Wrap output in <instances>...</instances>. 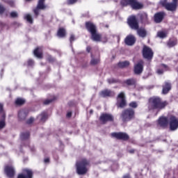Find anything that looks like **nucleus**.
<instances>
[{
  "label": "nucleus",
  "instance_id": "393cba45",
  "mask_svg": "<svg viewBox=\"0 0 178 178\" xmlns=\"http://www.w3.org/2000/svg\"><path fill=\"white\" fill-rule=\"evenodd\" d=\"M57 35L60 38H65L66 37V29L60 27L57 31Z\"/></svg>",
  "mask_w": 178,
  "mask_h": 178
},
{
  "label": "nucleus",
  "instance_id": "4be33fe9",
  "mask_svg": "<svg viewBox=\"0 0 178 178\" xmlns=\"http://www.w3.org/2000/svg\"><path fill=\"white\" fill-rule=\"evenodd\" d=\"M162 87L163 94L166 95L169 92V91H170V90H172V83L169 81H165Z\"/></svg>",
  "mask_w": 178,
  "mask_h": 178
},
{
  "label": "nucleus",
  "instance_id": "de8ad7c7",
  "mask_svg": "<svg viewBox=\"0 0 178 178\" xmlns=\"http://www.w3.org/2000/svg\"><path fill=\"white\" fill-rule=\"evenodd\" d=\"M8 5L11 6V8H15V2L10 1L8 2Z\"/></svg>",
  "mask_w": 178,
  "mask_h": 178
},
{
  "label": "nucleus",
  "instance_id": "c03bdc74",
  "mask_svg": "<svg viewBox=\"0 0 178 178\" xmlns=\"http://www.w3.org/2000/svg\"><path fill=\"white\" fill-rule=\"evenodd\" d=\"M34 122V118L31 117L29 120L26 121V124H31Z\"/></svg>",
  "mask_w": 178,
  "mask_h": 178
},
{
  "label": "nucleus",
  "instance_id": "4d7b16f0",
  "mask_svg": "<svg viewBox=\"0 0 178 178\" xmlns=\"http://www.w3.org/2000/svg\"><path fill=\"white\" fill-rule=\"evenodd\" d=\"M123 178H131L129 175H124Z\"/></svg>",
  "mask_w": 178,
  "mask_h": 178
},
{
  "label": "nucleus",
  "instance_id": "6e6d98bb",
  "mask_svg": "<svg viewBox=\"0 0 178 178\" xmlns=\"http://www.w3.org/2000/svg\"><path fill=\"white\" fill-rule=\"evenodd\" d=\"M161 67H164V69H167L168 68V65H166L165 64H161Z\"/></svg>",
  "mask_w": 178,
  "mask_h": 178
},
{
  "label": "nucleus",
  "instance_id": "c85d7f7f",
  "mask_svg": "<svg viewBox=\"0 0 178 178\" xmlns=\"http://www.w3.org/2000/svg\"><path fill=\"white\" fill-rule=\"evenodd\" d=\"M20 138L22 141H24V140H29L30 138V132H22L20 135Z\"/></svg>",
  "mask_w": 178,
  "mask_h": 178
},
{
  "label": "nucleus",
  "instance_id": "473e14b6",
  "mask_svg": "<svg viewBox=\"0 0 178 178\" xmlns=\"http://www.w3.org/2000/svg\"><path fill=\"white\" fill-rule=\"evenodd\" d=\"M130 62L129 61H123V62H120L118 63V67H127V66H129Z\"/></svg>",
  "mask_w": 178,
  "mask_h": 178
},
{
  "label": "nucleus",
  "instance_id": "ddd939ff",
  "mask_svg": "<svg viewBox=\"0 0 178 178\" xmlns=\"http://www.w3.org/2000/svg\"><path fill=\"white\" fill-rule=\"evenodd\" d=\"M170 131H176L178 129V118L175 115H170L168 120Z\"/></svg>",
  "mask_w": 178,
  "mask_h": 178
},
{
  "label": "nucleus",
  "instance_id": "aec40b11",
  "mask_svg": "<svg viewBox=\"0 0 178 178\" xmlns=\"http://www.w3.org/2000/svg\"><path fill=\"white\" fill-rule=\"evenodd\" d=\"M137 39L136 38V36L134 35H128L124 39V44L128 45V47H133Z\"/></svg>",
  "mask_w": 178,
  "mask_h": 178
},
{
  "label": "nucleus",
  "instance_id": "f257e3e1",
  "mask_svg": "<svg viewBox=\"0 0 178 178\" xmlns=\"http://www.w3.org/2000/svg\"><path fill=\"white\" fill-rule=\"evenodd\" d=\"M168 103L166 101H162V99L159 97H149L147 102V109L149 112L151 111H162L168 106Z\"/></svg>",
  "mask_w": 178,
  "mask_h": 178
},
{
  "label": "nucleus",
  "instance_id": "49530a36",
  "mask_svg": "<svg viewBox=\"0 0 178 178\" xmlns=\"http://www.w3.org/2000/svg\"><path fill=\"white\" fill-rule=\"evenodd\" d=\"M28 66H33L34 65V60L29 59L27 62Z\"/></svg>",
  "mask_w": 178,
  "mask_h": 178
},
{
  "label": "nucleus",
  "instance_id": "9b49d317",
  "mask_svg": "<svg viewBox=\"0 0 178 178\" xmlns=\"http://www.w3.org/2000/svg\"><path fill=\"white\" fill-rule=\"evenodd\" d=\"M48 9V6L45 4V0H38L36 8L33 9V13L36 17L40 15V10Z\"/></svg>",
  "mask_w": 178,
  "mask_h": 178
},
{
  "label": "nucleus",
  "instance_id": "0e129e2a",
  "mask_svg": "<svg viewBox=\"0 0 178 178\" xmlns=\"http://www.w3.org/2000/svg\"><path fill=\"white\" fill-rule=\"evenodd\" d=\"M69 104V105H70V103H68Z\"/></svg>",
  "mask_w": 178,
  "mask_h": 178
},
{
  "label": "nucleus",
  "instance_id": "a18cd8bd",
  "mask_svg": "<svg viewBox=\"0 0 178 178\" xmlns=\"http://www.w3.org/2000/svg\"><path fill=\"white\" fill-rule=\"evenodd\" d=\"M76 40V37L74 35H71L70 37V44H73L74 41Z\"/></svg>",
  "mask_w": 178,
  "mask_h": 178
},
{
  "label": "nucleus",
  "instance_id": "13d9d810",
  "mask_svg": "<svg viewBox=\"0 0 178 178\" xmlns=\"http://www.w3.org/2000/svg\"><path fill=\"white\" fill-rule=\"evenodd\" d=\"M90 115H92V113H94V111L90 110Z\"/></svg>",
  "mask_w": 178,
  "mask_h": 178
},
{
  "label": "nucleus",
  "instance_id": "5fc2aeb1",
  "mask_svg": "<svg viewBox=\"0 0 178 178\" xmlns=\"http://www.w3.org/2000/svg\"><path fill=\"white\" fill-rule=\"evenodd\" d=\"M129 154H134V152H136V150L134 149H130L129 151Z\"/></svg>",
  "mask_w": 178,
  "mask_h": 178
},
{
  "label": "nucleus",
  "instance_id": "e2e57ef3",
  "mask_svg": "<svg viewBox=\"0 0 178 178\" xmlns=\"http://www.w3.org/2000/svg\"><path fill=\"white\" fill-rule=\"evenodd\" d=\"M69 104V105H70V103H68Z\"/></svg>",
  "mask_w": 178,
  "mask_h": 178
},
{
  "label": "nucleus",
  "instance_id": "a211bd4d",
  "mask_svg": "<svg viewBox=\"0 0 178 178\" xmlns=\"http://www.w3.org/2000/svg\"><path fill=\"white\" fill-rule=\"evenodd\" d=\"M138 17L142 24H149V19L147 13L142 12L138 13Z\"/></svg>",
  "mask_w": 178,
  "mask_h": 178
},
{
  "label": "nucleus",
  "instance_id": "e433bc0d",
  "mask_svg": "<svg viewBox=\"0 0 178 178\" xmlns=\"http://www.w3.org/2000/svg\"><path fill=\"white\" fill-rule=\"evenodd\" d=\"M56 99V97H54L53 99H46L43 102L44 105H49L51 102H54Z\"/></svg>",
  "mask_w": 178,
  "mask_h": 178
},
{
  "label": "nucleus",
  "instance_id": "7c9ffc66",
  "mask_svg": "<svg viewBox=\"0 0 178 178\" xmlns=\"http://www.w3.org/2000/svg\"><path fill=\"white\" fill-rule=\"evenodd\" d=\"M24 104H26V100H24V99L17 98L15 100V105H17L18 106H22V105H24Z\"/></svg>",
  "mask_w": 178,
  "mask_h": 178
},
{
  "label": "nucleus",
  "instance_id": "09e8293b",
  "mask_svg": "<svg viewBox=\"0 0 178 178\" xmlns=\"http://www.w3.org/2000/svg\"><path fill=\"white\" fill-rule=\"evenodd\" d=\"M3 113V104L0 103V113Z\"/></svg>",
  "mask_w": 178,
  "mask_h": 178
},
{
  "label": "nucleus",
  "instance_id": "a878e982",
  "mask_svg": "<svg viewBox=\"0 0 178 178\" xmlns=\"http://www.w3.org/2000/svg\"><path fill=\"white\" fill-rule=\"evenodd\" d=\"M136 30L139 37H141V38H145L147 37V30H145V28H138Z\"/></svg>",
  "mask_w": 178,
  "mask_h": 178
},
{
  "label": "nucleus",
  "instance_id": "412c9836",
  "mask_svg": "<svg viewBox=\"0 0 178 178\" xmlns=\"http://www.w3.org/2000/svg\"><path fill=\"white\" fill-rule=\"evenodd\" d=\"M99 95L102 98H106V97H113L115 93L111 90L106 89L99 92Z\"/></svg>",
  "mask_w": 178,
  "mask_h": 178
},
{
  "label": "nucleus",
  "instance_id": "ea45409f",
  "mask_svg": "<svg viewBox=\"0 0 178 178\" xmlns=\"http://www.w3.org/2000/svg\"><path fill=\"white\" fill-rule=\"evenodd\" d=\"M157 35L160 38H165L166 37V33H165V32L163 31H160V32H158Z\"/></svg>",
  "mask_w": 178,
  "mask_h": 178
},
{
  "label": "nucleus",
  "instance_id": "c9c22d12",
  "mask_svg": "<svg viewBox=\"0 0 178 178\" xmlns=\"http://www.w3.org/2000/svg\"><path fill=\"white\" fill-rule=\"evenodd\" d=\"M101 62L100 58H92L90 60V65L92 66H95V65H98Z\"/></svg>",
  "mask_w": 178,
  "mask_h": 178
},
{
  "label": "nucleus",
  "instance_id": "c756f323",
  "mask_svg": "<svg viewBox=\"0 0 178 178\" xmlns=\"http://www.w3.org/2000/svg\"><path fill=\"white\" fill-rule=\"evenodd\" d=\"M40 122H42V123H45L47 120H48V113L47 112H43L40 115Z\"/></svg>",
  "mask_w": 178,
  "mask_h": 178
},
{
  "label": "nucleus",
  "instance_id": "603ef678",
  "mask_svg": "<svg viewBox=\"0 0 178 178\" xmlns=\"http://www.w3.org/2000/svg\"><path fill=\"white\" fill-rule=\"evenodd\" d=\"M67 118H72V111H69L67 115H66Z\"/></svg>",
  "mask_w": 178,
  "mask_h": 178
},
{
  "label": "nucleus",
  "instance_id": "f03ea898",
  "mask_svg": "<svg viewBox=\"0 0 178 178\" xmlns=\"http://www.w3.org/2000/svg\"><path fill=\"white\" fill-rule=\"evenodd\" d=\"M91 166V163L90 160L83 158L75 163L76 172L77 175L80 176H83L84 175H87L88 172V168Z\"/></svg>",
  "mask_w": 178,
  "mask_h": 178
},
{
  "label": "nucleus",
  "instance_id": "72a5a7b5",
  "mask_svg": "<svg viewBox=\"0 0 178 178\" xmlns=\"http://www.w3.org/2000/svg\"><path fill=\"white\" fill-rule=\"evenodd\" d=\"M129 106L131 109H137V108H138V103H137V102H131L129 104Z\"/></svg>",
  "mask_w": 178,
  "mask_h": 178
},
{
  "label": "nucleus",
  "instance_id": "2eb2a0df",
  "mask_svg": "<svg viewBox=\"0 0 178 178\" xmlns=\"http://www.w3.org/2000/svg\"><path fill=\"white\" fill-rule=\"evenodd\" d=\"M4 173L8 178H15L16 171L13 165H6L4 168Z\"/></svg>",
  "mask_w": 178,
  "mask_h": 178
},
{
  "label": "nucleus",
  "instance_id": "423d86ee",
  "mask_svg": "<svg viewBox=\"0 0 178 178\" xmlns=\"http://www.w3.org/2000/svg\"><path fill=\"white\" fill-rule=\"evenodd\" d=\"M160 4L163 8H165L166 10H169L170 12H175L176 9H177V1L176 0H172V3H168L166 0H163L160 1Z\"/></svg>",
  "mask_w": 178,
  "mask_h": 178
},
{
  "label": "nucleus",
  "instance_id": "cd10ccee",
  "mask_svg": "<svg viewBox=\"0 0 178 178\" xmlns=\"http://www.w3.org/2000/svg\"><path fill=\"white\" fill-rule=\"evenodd\" d=\"M136 83L137 81L133 78L124 81V84H126L127 86H136Z\"/></svg>",
  "mask_w": 178,
  "mask_h": 178
},
{
  "label": "nucleus",
  "instance_id": "7ed1b4c3",
  "mask_svg": "<svg viewBox=\"0 0 178 178\" xmlns=\"http://www.w3.org/2000/svg\"><path fill=\"white\" fill-rule=\"evenodd\" d=\"M86 30L91 34V40L99 42L102 36L101 34L97 33V26L92 22H86L85 23Z\"/></svg>",
  "mask_w": 178,
  "mask_h": 178
},
{
  "label": "nucleus",
  "instance_id": "1a4fd4ad",
  "mask_svg": "<svg viewBox=\"0 0 178 178\" xmlns=\"http://www.w3.org/2000/svg\"><path fill=\"white\" fill-rule=\"evenodd\" d=\"M127 105V102L126 101V96L124 92H121L117 97L116 106L117 108H125Z\"/></svg>",
  "mask_w": 178,
  "mask_h": 178
},
{
  "label": "nucleus",
  "instance_id": "6ab92c4d",
  "mask_svg": "<svg viewBox=\"0 0 178 178\" xmlns=\"http://www.w3.org/2000/svg\"><path fill=\"white\" fill-rule=\"evenodd\" d=\"M165 16H166V13L163 11L155 13L154 15V23H162L165 19Z\"/></svg>",
  "mask_w": 178,
  "mask_h": 178
},
{
  "label": "nucleus",
  "instance_id": "dca6fc26",
  "mask_svg": "<svg viewBox=\"0 0 178 178\" xmlns=\"http://www.w3.org/2000/svg\"><path fill=\"white\" fill-rule=\"evenodd\" d=\"M34 173L33 170L25 168L22 170V172L17 175V178H33Z\"/></svg>",
  "mask_w": 178,
  "mask_h": 178
},
{
  "label": "nucleus",
  "instance_id": "a19ab883",
  "mask_svg": "<svg viewBox=\"0 0 178 178\" xmlns=\"http://www.w3.org/2000/svg\"><path fill=\"white\" fill-rule=\"evenodd\" d=\"M5 10H6V8L3 5L0 4V15H3L5 13Z\"/></svg>",
  "mask_w": 178,
  "mask_h": 178
},
{
  "label": "nucleus",
  "instance_id": "f3484780",
  "mask_svg": "<svg viewBox=\"0 0 178 178\" xmlns=\"http://www.w3.org/2000/svg\"><path fill=\"white\" fill-rule=\"evenodd\" d=\"M157 124L161 127V129H166L169 125V120L168 119V117H160L157 120Z\"/></svg>",
  "mask_w": 178,
  "mask_h": 178
},
{
  "label": "nucleus",
  "instance_id": "2f4dec72",
  "mask_svg": "<svg viewBox=\"0 0 178 178\" xmlns=\"http://www.w3.org/2000/svg\"><path fill=\"white\" fill-rule=\"evenodd\" d=\"M5 114L2 115V120H0V130H2V129H4V127L6 126V122H5Z\"/></svg>",
  "mask_w": 178,
  "mask_h": 178
},
{
  "label": "nucleus",
  "instance_id": "5701e85b",
  "mask_svg": "<svg viewBox=\"0 0 178 178\" xmlns=\"http://www.w3.org/2000/svg\"><path fill=\"white\" fill-rule=\"evenodd\" d=\"M33 54L35 56H36V58H38V59H42V47H36L33 51Z\"/></svg>",
  "mask_w": 178,
  "mask_h": 178
},
{
  "label": "nucleus",
  "instance_id": "37998d69",
  "mask_svg": "<svg viewBox=\"0 0 178 178\" xmlns=\"http://www.w3.org/2000/svg\"><path fill=\"white\" fill-rule=\"evenodd\" d=\"M108 83H109V84H113V83H118V80L115 79H109L107 80Z\"/></svg>",
  "mask_w": 178,
  "mask_h": 178
},
{
  "label": "nucleus",
  "instance_id": "052dcab7",
  "mask_svg": "<svg viewBox=\"0 0 178 178\" xmlns=\"http://www.w3.org/2000/svg\"><path fill=\"white\" fill-rule=\"evenodd\" d=\"M177 1H178V0H176L177 3Z\"/></svg>",
  "mask_w": 178,
  "mask_h": 178
},
{
  "label": "nucleus",
  "instance_id": "4468645a",
  "mask_svg": "<svg viewBox=\"0 0 178 178\" xmlns=\"http://www.w3.org/2000/svg\"><path fill=\"white\" fill-rule=\"evenodd\" d=\"M144 71V60H140L134 67V74L140 75Z\"/></svg>",
  "mask_w": 178,
  "mask_h": 178
},
{
  "label": "nucleus",
  "instance_id": "864d4df0",
  "mask_svg": "<svg viewBox=\"0 0 178 178\" xmlns=\"http://www.w3.org/2000/svg\"><path fill=\"white\" fill-rule=\"evenodd\" d=\"M44 163H49V158H46V159H44Z\"/></svg>",
  "mask_w": 178,
  "mask_h": 178
},
{
  "label": "nucleus",
  "instance_id": "6e6552de",
  "mask_svg": "<svg viewBox=\"0 0 178 178\" xmlns=\"http://www.w3.org/2000/svg\"><path fill=\"white\" fill-rule=\"evenodd\" d=\"M99 120L102 124H106L108 122H115V117L111 113H102L99 118Z\"/></svg>",
  "mask_w": 178,
  "mask_h": 178
},
{
  "label": "nucleus",
  "instance_id": "3c124183",
  "mask_svg": "<svg viewBox=\"0 0 178 178\" xmlns=\"http://www.w3.org/2000/svg\"><path fill=\"white\" fill-rule=\"evenodd\" d=\"M91 49L92 48L90 46H88L86 47V52H88V54H90L91 52Z\"/></svg>",
  "mask_w": 178,
  "mask_h": 178
},
{
  "label": "nucleus",
  "instance_id": "58836bf2",
  "mask_svg": "<svg viewBox=\"0 0 178 178\" xmlns=\"http://www.w3.org/2000/svg\"><path fill=\"white\" fill-rule=\"evenodd\" d=\"M10 17L15 19L16 17H19V14H17V12L16 11H13L10 13Z\"/></svg>",
  "mask_w": 178,
  "mask_h": 178
},
{
  "label": "nucleus",
  "instance_id": "f8f14e48",
  "mask_svg": "<svg viewBox=\"0 0 178 178\" xmlns=\"http://www.w3.org/2000/svg\"><path fill=\"white\" fill-rule=\"evenodd\" d=\"M127 24L132 30H138L140 29V24L136 15L130 16L127 19Z\"/></svg>",
  "mask_w": 178,
  "mask_h": 178
},
{
  "label": "nucleus",
  "instance_id": "bf43d9fd",
  "mask_svg": "<svg viewBox=\"0 0 178 178\" xmlns=\"http://www.w3.org/2000/svg\"><path fill=\"white\" fill-rule=\"evenodd\" d=\"M31 151H32V152H34V151H35V149L33 147V148L31 149Z\"/></svg>",
  "mask_w": 178,
  "mask_h": 178
},
{
  "label": "nucleus",
  "instance_id": "39448f33",
  "mask_svg": "<svg viewBox=\"0 0 178 178\" xmlns=\"http://www.w3.org/2000/svg\"><path fill=\"white\" fill-rule=\"evenodd\" d=\"M120 118L124 123L131 122L136 118V111L133 108H125L122 111Z\"/></svg>",
  "mask_w": 178,
  "mask_h": 178
},
{
  "label": "nucleus",
  "instance_id": "b1692460",
  "mask_svg": "<svg viewBox=\"0 0 178 178\" xmlns=\"http://www.w3.org/2000/svg\"><path fill=\"white\" fill-rule=\"evenodd\" d=\"M28 115H29V111H27L22 110L19 111L18 113L19 120L21 121L26 120V118H27Z\"/></svg>",
  "mask_w": 178,
  "mask_h": 178
},
{
  "label": "nucleus",
  "instance_id": "9d476101",
  "mask_svg": "<svg viewBox=\"0 0 178 178\" xmlns=\"http://www.w3.org/2000/svg\"><path fill=\"white\" fill-rule=\"evenodd\" d=\"M111 137L122 141H129L130 140V136L126 132H113L111 133Z\"/></svg>",
  "mask_w": 178,
  "mask_h": 178
},
{
  "label": "nucleus",
  "instance_id": "79ce46f5",
  "mask_svg": "<svg viewBox=\"0 0 178 178\" xmlns=\"http://www.w3.org/2000/svg\"><path fill=\"white\" fill-rule=\"evenodd\" d=\"M47 61L49 62V63H54V62H55V58L51 56H49L47 57Z\"/></svg>",
  "mask_w": 178,
  "mask_h": 178
},
{
  "label": "nucleus",
  "instance_id": "f704fd0d",
  "mask_svg": "<svg viewBox=\"0 0 178 178\" xmlns=\"http://www.w3.org/2000/svg\"><path fill=\"white\" fill-rule=\"evenodd\" d=\"M25 20L28 22V23H30V24H33V17L30 14H26L24 17Z\"/></svg>",
  "mask_w": 178,
  "mask_h": 178
},
{
  "label": "nucleus",
  "instance_id": "680f3d73",
  "mask_svg": "<svg viewBox=\"0 0 178 178\" xmlns=\"http://www.w3.org/2000/svg\"><path fill=\"white\" fill-rule=\"evenodd\" d=\"M91 56H92V54H91Z\"/></svg>",
  "mask_w": 178,
  "mask_h": 178
},
{
  "label": "nucleus",
  "instance_id": "8fccbe9b",
  "mask_svg": "<svg viewBox=\"0 0 178 178\" xmlns=\"http://www.w3.org/2000/svg\"><path fill=\"white\" fill-rule=\"evenodd\" d=\"M157 73L158 74H163V70L162 69L157 70Z\"/></svg>",
  "mask_w": 178,
  "mask_h": 178
},
{
  "label": "nucleus",
  "instance_id": "0eeeda50",
  "mask_svg": "<svg viewBox=\"0 0 178 178\" xmlns=\"http://www.w3.org/2000/svg\"><path fill=\"white\" fill-rule=\"evenodd\" d=\"M142 55L144 59H147V60H152L154 58V51H152L151 47L147 45H143Z\"/></svg>",
  "mask_w": 178,
  "mask_h": 178
},
{
  "label": "nucleus",
  "instance_id": "bb28decb",
  "mask_svg": "<svg viewBox=\"0 0 178 178\" xmlns=\"http://www.w3.org/2000/svg\"><path fill=\"white\" fill-rule=\"evenodd\" d=\"M167 45L168 47H169V48H173V47L177 45V40H176L175 38L170 39L167 42Z\"/></svg>",
  "mask_w": 178,
  "mask_h": 178
},
{
  "label": "nucleus",
  "instance_id": "20e7f679",
  "mask_svg": "<svg viewBox=\"0 0 178 178\" xmlns=\"http://www.w3.org/2000/svg\"><path fill=\"white\" fill-rule=\"evenodd\" d=\"M120 4L122 8L130 6L133 10H140L144 8V4L138 0H120Z\"/></svg>",
  "mask_w": 178,
  "mask_h": 178
},
{
  "label": "nucleus",
  "instance_id": "4c0bfd02",
  "mask_svg": "<svg viewBox=\"0 0 178 178\" xmlns=\"http://www.w3.org/2000/svg\"><path fill=\"white\" fill-rule=\"evenodd\" d=\"M79 1V0H67L66 1V3L67 5H74L76 3H77V2Z\"/></svg>",
  "mask_w": 178,
  "mask_h": 178
}]
</instances>
